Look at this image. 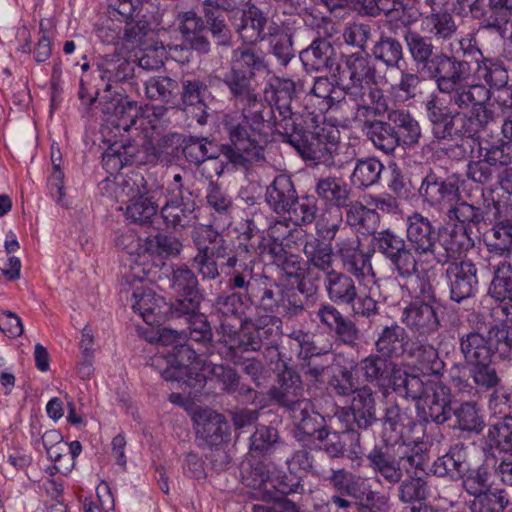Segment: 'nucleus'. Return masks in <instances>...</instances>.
<instances>
[{
  "label": "nucleus",
  "instance_id": "1",
  "mask_svg": "<svg viewBox=\"0 0 512 512\" xmlns=\"http://www.w3.org/2000/svg\"><path fill=\"white\" fill-rule=\"evenodd\" d=\"M469 81L461 80L452 91L441 92L449 96V104L459 111L452 112L435 95L426 102L427 118L435 139L474 138L494 122V112L489 107L490 89L483 84H471Z\"/></svg>",
  "mask_w": 512,
  "mask_h": 512
},
{
  "label": "nucleus",
  "instance_id": "2",
  "mask_svg": "<svg viewBox=\"0 0 512 512\" xmlns=\"http://www.w3.org/2000/svg\"><path fill=\"white\" fill-rule=\"evenodd\" d=\"M404 40L417 72L433 80L439 92L452 91L461 80H470L473 77L471 64L454 55L459 49L466 54L471 40L462 38L456 43H450L451 55L442 51L436 52L430 37L411 29L405 31Z\"/></svg>",
  "mask_w": 512,
  "mask_h": 512
},
{
  "label": "nucleus",
  "instance_id": "3",
  "mask_svg": "<svg viewBox=\"0 0 512 512\" xmlns=\"http://www.w3.org/2000/svg\"><path fill=\"white\" fill-rule=\"evenodd\" d=\"M254 259L233 254L222 268H230L227 273L231 290H243L244 299L250 304L267 312L297 313L303 309L301 304L292 303L286 297L284 289L274 280L263 274H254Z\"/></svg>",
  "mask_w": 512,
  "mask_h": 512
},
{
  "label": "nucleus",
  "instance_id": "4",
  "mask_svg": "<svg viewBox=\"0 0 512 512\" xmlns=\"http://www.w3.org/2000/svg\"><path fill=\"white\" fill-rule=\"evenodd\" d=\"M224 350L221 354L238 363L244 352L260 351L265 343L278 342L282 333V320L270 314L256 318L245 317L239 330L223 325Z\"/></svg>",
  "mask_w": 512,
  "mask_h": 512
},
{
  "label": "nucleus",
  "instance_id": "5",
  "mask_svg": "<svg viewBox=\"0 0 512 512\" xmlns=\"http://www.w3.org/2000/svg\"><path fill=\"white\" fill-rule=\"evenodd\" d=\"M222 125L229 142L222 144V155L234 166L247 165L264 159L267 133H261L243 121L239 112L227 113Z\"/></svg>",
  "mask_w": 512,
  "mask_h": 512
},
{
  "label": "nucleus",
  "instance_id": "6",
  "mask_svg": "<svg viewBox=\"0 0 512 512\" xmlns=\"http://www.w3.org/2000/svg\"><path fill=\"white\" fill-rule=\"evenodd\" d=\"M150 361V365L158 369L162 377L168 381L183 382L191 386L192 381L202 384L207 378L206 366L209 361L206 357L198 355L185 342L176 345L172 353L156 354Z\"/></svg>",
  "mask_w": 512,
  "mask_h": 512
},
{
  "label": "nucleus",
  "instance_id": "7",
  "mask_svg": "<svg viewBox=\"0 0 512 512\" xmlns=\"http://www.w3.org/2000/svg\"><path fill=\"white\" fill-rule=\"evenodd\" d=\"M196 201L191 190V178L176 172L166 184V203L160 209L168 228L175 230L193 226L196 222Z\"/></svg>",
  "mask_w": 512,
  "mask_h": 512
},
{
  "label": "nucleus",
  "instance_id": "8",
  "mask_svg": "<svg viewBox=\"0 0 512 512\" xmlns=\"http://www.w3.org/2000/svg\"><path fill=\"white\" fill-rule=\"evenodd\" d=\"M330 485L338 493L330 498V501L337 508L348 509L353 502L346 496L355 499L362 506H371L379 510L388 507V498L371 489L367 479L360 475L353 474L346 469H332L328 477Z\"/></svg>",
  "mask_w": 512,
  "mask_h": 512
},
{
  "label": "nucleus",
  "instance_id": "9",
  "mask_svg": "<svg viewBox=\"0 0 512 512\" xmlns=\"http://www.w3.org/2000/svg\"><path fill=\"white\" fill-rule=\"evenodd\" d=\"M302 251L306 258L307 269L298 287L301 292L312 293L317 288L314 282L321 279L319 271L326 275L334 270L333 248L330 243L311 236L305 240Z\"/></svg>",
  "mask_w": 512,
  "mask_h": 512
},
{
  "label": "nucleus",
  "instance_id": "10",
  "mask_svg": "<svg viewBox=\"0 0 512 512\" xmlns=\"http://www.w3.org/2000/svg\"><path fill=\"white\" fill-rule=\"evenodd\" d=\"M345 426L368 429L377 421L376 392L369 385H363L352 395L350 405L335 414Z\"/></svg>",
  "mask_w": 512,
  "mask_h": 512
},
{
  "label": "nucleus",
  "instance_id": "11",
  "mask_svg": "<svg viewBox=\"0 0 512 512\" xmlns=\"http://www.w3.org/2000/svg\"><path fill=\"white\" fill-rule=\"evenodd\" d=\"M439 236L440 230L421 213L414 212L407 217L406 238L419 260L431 258L435 261Z\"/></svg>",
  "mask_w": 512,
  "mask_h": 512
},
{
  "label": "nucleus",
  "instance_id": "12",
  "mask_svg": "<svg viewBox=\"0 0 512 512\" xmlns=\"http://www.w3.org/2000/svg\"><path fill=\"white\" fill-rule=\"evenodd\" d=\"M288 477L274 475L263 465H258L251 471V481L248 485L253 489V496L265 502L282 500L283 496L295 493L299 488L298 479L287 481Z\"/></svg>",
  "mask_w": 512,
  "mask_h": 512
},
{
  "label": "nucleus",
  "instance_id": "13",
  "mask_svg": "<svg viewBox=\"0 0 512 512\" xmlns=\"http://www.w3.org/2000/svg\"><path fill=\"white\" fill-rule=\"evenodd\" d=\"M340 139V131L331 124L317 125L313 130H304L291 145L305 159L322 163L329 144Z\"/></svg>",
  "mask_w": 512,
  "mask_h": 512
},
{
  "label": "nucleus",
  "instance_id": "14",
  "mask_svg": "<svg viewBox=\"0 0 512 512\" xmlns=\"http://www.w3.org/2000/svg\"><path fill=\"white\" fill-rule=\"evenodd\" d=\"M343 60V75L348 78L341 91L344 96H358L361 88L366 84H374L376 80V67L370 55L364 52H355L345 55Z\"/></svg>",
  "mask_w": 512,
  "mask_h": 512
},
{
  "label": "nucleus",
  "instance_id": "15",
  "mask_svg": "<svg viewBox=\"0 0 512 512\" xmlns=\"http://www.w3.org/2000/svg\"><path fill=\"white\" fill-rule=\"evenodd\" d=\"M447 264L446 278L451 299L459 303L474 296L478 286L476 265L469 260H454Z\"/></svg>",
  "mask_w": 512,
  "mask_h": 512
},
{
  "label": "nucleus",
  "instance_id": "16",
  "mask_svg": "<svg viewBox=\"0 0 512 512\" xmlns=\"http://www.w3.org/2000/svg\"><path fill=\"white\" fill-rule=\"evenodd\" d=\"M246 229L241 234L243 242L239 244L238 249L234 254H242V256L253 259L251 253L259 255H269L273 258V261L278 263L286 259L288 253L282 243L276 239L267 240L263 233L260 232L255 226L252 220L246 222Z\"/></svg>",
  "mask_w": 512,
  "mask_h": 512
},
{
  "label": "nucleus",
  "instance_id": "17",
  "mask_svg": "<svg viewBox=\"0 0 512 512\" xmlns=\"http://www.w3.org/2000/svg\"><path fill=\"white\" fill-rule=\"evenodd\" d=\"M157 160L156 149L150 144L137 149L133 143L129 142L120 147H110L103 154V164L110 171H118L131 164L154 163Z\"/></svg>",
  "mask_w": 512,
  "mask_h": 512
},
{
  "label": "nucleus",
  "instance_id": "18",
  "mask_svg": "<svg viewBox=\"0 0 512 512\" xmlns=\"http://www.w3.org/2000/svg\"><path fill=\"white\" fill-rule=\"evenodd\" d=\"M401 320L414 334L421 336L434 334L440 326L436 307L425 301L410 302L403 309Z\"/></svg>",
  "mask_w": 512,
  "mask_h": 512
},
{
  "label": "nucleus",
  "instance_id": "19",
  "mask_svg": "<svg viewBox=\"0 0 512 512\" xmlns=\"http://www.w3.org/2000/svg\"><path fill=\"white\" fill-rule=\"evenodd\" d=\"M196 437L208 446H218L229 438L225 418L211 409H200L193 415Z\"/></svg>",
  "mask_w": 512,
  "mask_h": 512
},
{
  "label": "nucleus",
  "instance_id": "20",
  "mask_svg": "<svg viewBox=\"0 0 512 512\" xmlns=\"http://www.w3.org/2000/svg\"><path fill=\"white\" fill-rule=\"evenodd\" d=\"M355 371L363 380L375 387L386 388L391 385L398 364L380 353H372L354 364Z\"/></svg>",
  "mask_w": 512,
  "mask_h": 512
},
{
  "label": "nucleus",
  "instance_id": "21",
  "mask_svg": "<svg viewBox=\"0 0 512 512\" xmlns=\"http://www.w3.org/2000/svg\"><path fill=\"white\" fill-rule=\"evenodd\" d=\"M271 25L278 24L270 21L256 5L248 4L242 11L240 23L235 25V29L244 43L256 44L266 40Z\"/></svg>",
  "mask_w": 512,
  "mask_h": 512
},
{
  "label": "nucleus",
  "instance_id": "22",
  "mask_svg": "<svg viewBox=\"0 0 512 512\" xmlns=\"http://www.w3.org/2000/svg\"><path fill=\"white\" fill-rule=\"evenodd\" d=\"M419 193L429 205L441 208L451 207L460 197L459 187L455 181L442 179L433 173L423 179Z\"/></svg>",
  "mask_w": 512,
  "mask_h": 512
},
{
  "label": "nucleus",
  "instance_id": "23",
  "mask_svg": "<svg viewBox=\"0 0 512 512\" xmlns=\"http://www.w3.org/2000/svg\"><path fill=\"white\" fill-rule=\"evenodd\" d=\"M414 425L415 422L409 409L398 404L388 406L382 419L384 442L386 445L399 444L400 447L403 446L404 434L411 432Z\"/></svg>",
  "mask_w": 512,
  "mask_h": 512
},
{
  "label": "nucleus",
  "instance_id": "24",
  "mask_svg": "<svg viewBox=\"0 0 512 512\" xmlns=\"http://www.w3.org/2000/svg\"><path fill=\"white\" fill-rule=\"evenodd\" d=\"M470 232L468 228L457 225L450 230L440 231L435 261L444 265L463 251L472 248L474 240L470 236Z\"/></svg>",
  "mask_w": 512,
  "mask_h": 512
},
{
  "label": "nucleus",
  "instance_id": "25",
  "mask_svg": "<svg viewBox=\"0 0 512 512\" xmlns=\"http://www.w3.org/2000/svg\"><path fill=\"white\" fill-rule=\"evenodd\" d=\"M459 349L467 365L493 362L496 355L488 331H470L460 335Z\"/></svg>",
  "mask_w": 512,
  "mask_h": 512
},
{
  "label": "nucleus",
  "instance_id": "26",
  "mask_svg": "<svg viewBox=\"0 0 512 512\" xmlns=\"http://www.w3.org/2000/svg\"><path fill=\"white\" fill-rule=\"evenodd\" d=\"M183 153L187 161L196 166L209 161V166L217 176H220L224 171L223 162L218 160V157L222 155V147L213 141H208L206 138L191 137L187 140Z\"/></svg>",
  "mask_w": 512,
  "mask_h": 512
},
{
  "label": "nucleus",
  "instance_id": "27",
  "mask_svg": "<svg viewBox=\"0 0 512 512\" xmlns=\"http://www.w3.org/2000/svg\"><path fill=\"white\" fill-rule=\"evenodd\" d=\"M297 191L293 181L287 175L280 174L267 186L265 202L272 211L285 215L291 205L297 200Z\"/></svg>",
  "mask_w": 512,
  "mask_h": 512
},
{
  "label": "nucleus",
  "instance_id": "28",
  "mask_svg": "<svg viewBox=\"0 0 512 512\" xmlns=\"http://www.w3.org/2000/svg\"><path fill=\"white\" fill-rule=\"evenodd\" d=\"M289 413L296 426L297 437L303 435L317 439L320 432L326 429L324 417L315 411L314 405L309 399L301 400ZM299 440L303 439L299 438Z\"/></svg>",
  "mask_w": 512,
  "mask_h": 512
},
{
  "label": "nucleus",
  "instance_id": "29",
  "mask_svg": "<svg viewBox=\"0 0 512 512\" xmlns=\"http://www.w3.org/2000/svg\"><path fill=\"white\" fill-rule=\"evenodd\" d=\"M244 295L239 293H231L229 295H219L214 302V311L220 320V326L217 330L218 343L221 351L224 350L223 325H231L233 330H238L236 324H242V306Z\"/></svg>",
  "mask_w": 512,
  "mask_h": 512
},
{
  "label": "nucleus",
  "instance_id": "30",
  "mask_svg": "<svg viewBox=\"0 0 512 512\" xmlns=\"http://www.w3.org/2000/svg\"><path fill=\"white\" fill-rule=\"evenodd\" d=\"M324 287L328 299L335 305H350L357 299L354 279L344 272L332 270L324 277Z\"/></svg>",
  "mask_w": 512,
  "mask_h": 512
},
{
  "label": "nucleus",
  "instance_id": "31",
  "mask_svg": "<svg viewBox=\"0 0 512 512\" xmlns=\"http://www.w3.org/2000/svg\"><path fill=\"white\" fill-rule=\"evenodd\" d=\"M362 130L373 146L385 154H392L400 145L399 133L389 121L365 119Z\"/></svg>",
  "mask_w": 512,
  "mask_h": 512
},
{
  "label": "nucleus",
  "instance_id": "32",
  "mask_svg": "<svg viewBox=\"0 0 512 512\" xmlns=\"http://www.w3.org/2000/svg\"><path fill=\"white\" fill-rule=\"evenodd\" d=\"M301 393L302 382L300 376L293 370H285L279 377V385L270 389L269 396L278 405L290 411L301 400H307L300 397Z\"/></svg>",
  "mask_w": 512,
  "mask_h": 512
},
{
  "label": "nucleus",
  "instance_id": "33",
  "mask_svg": "<svg viewBox=\"0 0 512 512\" xmlns=\"http://www.w3.org/2000/svg\"><path fill=\"white\" fill-rule=\"evenodd\" d=\"M467 447L462 442L453 444L449 451L433 464L434 474L452 479L462 478L467 471Z\"/></svg>",
  "mask_w": 512,
  "mask_h": 512
},
{
  "label": "nucleus",
  "instance_id": "34",
  "mask_svg": "<svg viewBox=\"0 0 512 512\" xmlns=\"http://www.w3.org/2000/svg\"><path fill=\"white\" fill-rule=\"evenodd\" d=\"M131 306L133 311L138 313L146 323L152 324L157 321V317L162 316L165 300L150 288L140 285L133 289Z\"/></svg>",
  "mask_w": 512,
  "mask_h": 512
},
{
  "label": "nucleus",
  "instance_id": "35",
  "mask_svg": "<svg viewBox=\"0 0 512 512\" xmlns=\"http://www.w3.org/2000/svg\"><path fill=\"white\" fill-rule=\"evenodd\" d=\"M318 440L325 441L324 450L331 457H339L346 449L347 442H350V451L357 456L361 453L360 433L353 427L345 426L342 431L330 432L327 429L321 431Z\"/></svg>",
  "mask_w": 512,
  "mask_h": 512
},
{
  "label": "nucleus",
  "instance_id": "36",
  "mask_svg": "<svg viewBox=\"0 0 512 512\" xmlns=\"http://www.w3.org/2000/svg\"><path fill=\"white\" fill-rule=\"evenodd\" d=\"M102 80H107L106 90H109L111 82H121L133 76L134 66L120 53L106 54L98 58L96 63Z\"/></svg>",
  "mask_w": 512,
  "mask_h": 512
},
{
  "label": "nucleus",
  "instance_id": "37",
  "mask_svg": "<svg viewBox=\"0 0 512 512\" xmlns=\"http://www.w3.org/2000/svg\"><path fill=\"white\" fill-rule=\"evenodd\" d=\"M346 97L355 102L358 117L368 119V117L380 116L388 110L383 91L372 84L362 87L360 95L344 96V98Z\"/></svg>",
  "mask_w": 512,
  "mask_h": 512
},
{
  "label": "nucleus",
  "instance_id": "38",
  "mask_svg": "<svg viewBox=\"0 0 512 512\" xmlns=\"http://www.w3.org/2000/svg\"><path fill=\"white\" fill-rule=\"evenodd\" d=\"M334 48L326 38L317 37L300 52V59L307 71H322L333 64Z\"/></svg>",
  "mask_w": 512,
  "mask_h": 512
},
{
  "label": "nucleus",
  "instance_id": "39",
  "mask_svg": "<svg viewBox=\"0 0 512 512\" xmlns=\"http://www.w3.org/2000/svg\"><path fill=\"white\" fill-rule=\"evenodd\" d=\"M210 93L208 91L207 85L198 79L193 80H184L182 82V92L181 98L183 104L196 109L194 117L196 121L200 125H204L207 123V104L206 100L209 97Z\"/></svg>",
  "mask_w": 512,
  "mask_h": 512
},
{
  "label": "nucleus",
  "instance_id": "40",
  "mask_svg": "<svg viewBox=\"0 0 512 512\" xmlns=\"http://www.w3.org/2000/svg\"><path fill=\"white\" fill-rule=\"evenodd\" d=\"M273 117L276 132L283 136L284 142L290 145L304 131L302 129V116L299 113L292 112L289 103L277 104Z\"/></svg>",
  "mask_w": 512,
  "mask_h": 512
},
{
  "label": "nucleus",
  "instance_id": "41",
  "mask_svg": "<svg viewBox=\"0 0 512 512\" xmlns=\"http://www.w3.org/2000/svg\"><path fill=\"white\" fill-rule=\"evenodd\" d=\"M232 66L245 69L246 73L255 77L256 72L267 69L265 52L255 44L245 43L234 49L231 57Z\"/></svg>",
  "mask_w": 512,
  "mask_h": 512
},
{
  "label": "nucleus",
  "instance_id": "42",
  "mask_svg": "<svg viewBox=\"0 0 512 512\" xmlns=\"http://www.w3.org/2000/svg\"><path fill=\"white\" fill-rule=\"evenodd\" d=\"M406 345L407 333L397 324L384 327L375 342L376 351L387 358L403 355Z\"/></svg>",
  "mask_w": 512,
  "mask_h": 512
},
{
  "label": "nucleus",
  "instance_id": "43",
  "mask_svg": "<svg viewBox=\"0 0 512 512\" xmlns=\"http://www.w3.org/2000/svg\"><path fill=\"white\" fill-rule=\"evenodd\" d=\"M113 185L116 200L123 204L148 194L146 180L140 172L131 171L121 174L115 178Z\"/></svg>",
  "mask_w": 512,
  "mask_h": 512
},
{
  "label": "nucleus",
  "instance_id": "44",
  "mask_svg": "<svg viewBox=\"0 0 512 512\" xmlns=\"http://www.w3.org/2000/svg\"><path fill=\"white\" fill-rule=\"evenodd\" d=\"M140 115V107L136 102L128 99H121L114 108V113L106 120L107 124L119 132H129L132 129L138 130L137 123Z\"/></svg>",
  "mask_w": 512,
  "mask_h": 512
},
{
  "label": "nucleus",
  "instance_id": "45",
  "mask_svg": "<svg viewBox=\"0 0 512 512\" xmlns=\"http://www.w3.org/2000/svg\"><path fill=\"white\" fill-rule=\"evenodd\" d=\"M240 104L242 109L239 115L243 117V121L258 132L266 133L265 128L268 126L266 118L271 114L274 115L275 109L262 101L258 94Z\"/></svg>",
  "mask_w": 512,
  "mask_h": 512
},
{
  "label": "nucleus",
  "instance_id": "46",
  "mask_svg": "<svg viewBox=\"0 0 512 512\" xmlns=\"http://www.w3.org/2000/svg\"><path fill=\"white\" fill-rule=\"evenodd\" d=\"M253 78V76L247 74L244 70L232 66L231 69L225 73L223 82L236 103L240 104L258 94L253 87Z\"/></svg>",
  "mask_w": 512,
  "mask_h": 512
},
{
  "label": "nucleus",
  "instance_id": "47",
  "mask_svg": "<svg viewBox=\"0 0 512 512\" xmlns=\"http://www.w3.org/2000/svg\"><path fill=\"white\" fill-rule=\"evenodd\" d=\"M120 209L124 211L127 220L145 225L152 222L159 211V206L148 193L127 202L125 208Z\"/></svg>",
  "mask_w": 512,
  "mask_h": 512
},
{
  "label": "nucleus",
  "instance_id": "48",
  "mask_svg": "<svg viewBox=\"0 0 512 512\" xmlns=\"http://www.w3.org/2000/svg\"><path fill=\"white\" fill-rule=\"evenodd\" d=\"M269 52L282 65L286 66L294 57V49L291 34L279 25H271L268 37Z\"/></svg>",
  "mask_w": 512,
  "mask_h": 512
},
{
  "label": "nucleus",
  "instance_id": "49",
  "mask_svg": "<svg viewBox=\"0 0 512 512\" xmlns=\"http://www.w3.org/2000/svg\"><path fill=\"white\" fill-rule=\"evenodd\" d=\"M203 12L209 30L218 45L229 46L231 31L225 22L222 7L212 4V0L203 1Z\"/></svg>",
  "mask_w": 512,
  "mask_h": 512
},
{
  "label": "nucleus",
  "instance_id": "50",
  "mask_svg": "<svg viewBox=\"0 0 512 512\" xmlns=\"http://www.w3.org/2000/svg\"><path fill=\"white\" fill-rule=\"evenodd\" d=\"M316 193L320 198L340 209V207L348 204L351 190L343 180L336 177H326L318 180Z\"/></svg>",
  "mask_w": 512,
  "mask_h": 512
},
{
  "label": "nucleus",
  "instance_id": "51",
  "mask_svg": "<svg viewBox=\"0 0 512 512\" xmlns=\"http://www.w3.org/2000/svg\"><path fill=\"white\" fill-rule=\"evenodd\" d=\"M385 14L390 21L400 22L404 26L415 23L421 16L416 0H394L390 2L387 10H376L369 8V14Z\"/></svg>",
  "mask_w": 512,
  "mask_h": 512
},
{
  "label": "nucleus",
  "instance_id": "52",
  "mask_svg": "<svg viewBox=\"0 0 512 512\" xmlns=\"http://www.w3.org/2000/svg\"><path fill=\"white\" fill-rule=\"evenodd\" d=\"M346 222L363 233H371L376 229L379 215L374 209L368 208L360 202H348L345 206Z\"/></svg>",
  "mask_w": 512,
  "mask_h": 512
},
{
  "label": "nucleus",
  "instance_id": "53",
  "mask_svg": "<svg viewBox=\"0 0 512 512\" xmlns=\"http://www.w3.org/2000/svg\"><path fill=\"white\" fill-rule=\"evenodd\" d=\"M482 56L477 60V73L480 79H483L491 88L500 90L505 88L508 83V72L502 62L489 57H484L482 52L477 49Z\"/></svg>",
  "mask_w": 512,
  "mask_h": 512
},
{
  "label": "nucleus",
  "instance_id": "54",
  "mask_svg": "<svg viewBox=\"0 0 512 512\" xmlns=\"http://www.w3.org/2000/svg\"><path fill=\"white\" fill-rule=\"evenodd\" d=\"M384 165L375 157L358 160L351 175V182L359 188H368L378 183Z\"/></svg>",
  "mask_w": 512,
  "mask_h": 512
},
{
  "label": "nucleus",
  "instance_id": "55",
  "mask_svg": "<svg viewBox=\"0 0 512 512\" xmlns=\"http://www.w3.org/2000/svg\"><path fill=\"white\" fill-rule=\"evenodd\" d=\"M412 356L416 360V366L426 375H440L444 370L445 364L440 359L438 351L431 344L415 343Z\"/></svg>",
  "mask_w": 512,
  "mask_h": 512
},
{
  "label": "nucleus",
  "instance_id": "56",
  "mask_svg": "<svg viewBox=\"0 0 512 512\" xmlns=\"http://www.w3.org/2000/svg\"><path fill=\"white\" fill-rule=\"evenodd\" d=\"M391 385H393L394 390L399 394L406 398L416 400L424 396L429 382L424 383L419 376L408 374L405 369L398 366Z\"/></svg>",
  "mask_w": 512,
  "mask_h": 512
},
{
  "label": "nucleus",
  "instance_id": "57",
  "mask_svg": "<svg viewBox=\"0 0 512 512\" xmlns=\"http://www.w3.org/2000/svg\"><path fill=\"white\" fill-rule=\"evenodd\" d=\"M372 55L386 67H398L403 60V47L399 40L381 35L372 48Z\"/></svg>",
  "mask_w": 512,
  "mask_h": 512
},
{
  "label": "nucleus",
  "instance_id": "58",
  "mask_svg": "<svg viewBox=\"0 0 512 512\" xmlns=\"http://www.w3.org/2000/svg\"><path fill=\"white\" fill-rule=\"evenodd\" d=\"M487 438L491 446L512 455V417L493 419L488 428Z\"/></svg>",
  "mask_w": 512,
  "mask_h": 512
},
{
  "label": "nucleus",
  "instance_id": "59",
  "mask_svg": "<svg viewBox=\"0 0 512 512\" xmlns=\"http://www.w3.org/2000/svg\"><path fill=\"white\" fill-rule=\"evenodd\" d=\"M423 24L437 40H450L457 31L453 16L448 12H432L424 18Z\"/></svg>",
  "mask_w": 512,
  "mask_h": 512
},
{
  "label": "nucleus",
  "instance_id": "60",
  "mask_svg": "<svg viewBox=\"0 0 512 512\" xmlns=\"http://www.w3.org/2000/svg\"><path fill=\"white\" fill-rule=\"evenodd\" d=\"M182 243L174 236L158 233L144 241V251L163 258L176 257L182 250Z\"/></svg>",
  "mask_w": 512,
  "mask_h": 512
},
{
  "label": "nucleus",
  "instance_id": "61",
  "mask_svg": "<svg viewBox=\"0 0 512 512\" xmlns=\"http://www.w3.org/2000/svg\"><path fill=\"white\" fill-rule=\"evenodd\" d=\"M178 83L167 76L151 77L145 82L146 96L151 100L171 103L178 93Z\"/></svg>",
  "mask_w": 512,
  "mask_h": 512
},
{
  "label": "nucleus",
  "instance_id": "62",
  "mask_svg": "<svg viewBox=\"0 0 512 512\" xmlns=\"http://www.w3.org/2000/svg\"><path fill=\"white\" fill-rule=\"evenodd\" d=\"M487 246L490 252L507 255L512 249V222L504 221L494 225L486 233Z\"/></svg>",
  "mask_w": 512,
  "mask_h": 512
},
{
  "label": "nucleus",
  "instance_id": "63",
  "mask_svg": "<svg viewBox=\"0 0 512 512\" xmlns=\"http://www.w3.org/2000/svg\"><path fill=\"white\" fill-rule=\"evenodd\" d=\"M509 500L504 490L489 488L475 496L471 502V512H503Z\"/></svg>",
  "mask_w": 512,
  "mask_h": 512
},
{
  "label": "nucleus",
  "instance_id": "64",
  "mask_svg": "<svg viewBox=\"0 0 512 512\" xmlns=\"http://www.w3.org/2000/svg\"><path fill=\"white\" fill-rule=\"evenodd\" d=\"M452 204L447 210L449 220H456L463 224L462 227L471 231L472 227H478L484 221V212L480 207L473 206L467 202L461 201Z\"/></svg>",
  "mask_w": 512,
  "mask_h": 512
}]
</instances>
